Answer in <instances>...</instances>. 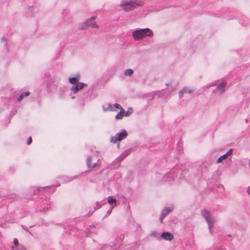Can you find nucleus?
I'll list each match as a JSON object with an SVG mask.
<instances>
[{
  "instance_id": "423d86ee",
  "label": "nucleus",
  "mask_w": 250,
  "mask_h": 250,
  "mask_svg": "<svg viewBox=\"0 0 250 250\" xmlns=\"http://www.w3.org/2000/svg\"><path fill=\"white\" fill-rule=\"evenodd\" d=\"M127 136V133L125 130H122L121 132L117 134L116 136H112L110 138V141L115 143L117 141H120L126 138Z\"/></svg>"
},
{
  "instance_id": "a211bd4d",
  "label": "nucleus",
  "mask_w": 250,
  "mask_h": 250,
  "mask_svg": "<svg viewBox=\"0 0 250 250\" xmlns=\"http://www.w3.org/2000/svg\"><path fill=\"white\" fill-rule=\"evenodd\" d=\"M125 112V110L123 108L120 110V112L118 113L116 116V119L117 120H121L123 117V113Z\"/></svg>"
},
{
  "instance_id": "cd10ccee",
  "label": "nucleus",
  "mask_w": 250,
  "mask_h": 250,
  "mask_svg": "<svg viewBox=\"0 0 250 250\" xmlns=\"http://www.w3.org/2000/svg\"><path fill=\"white\" fill-rule=\"evenodd\" d=\"M112 209V208H111L110 210H108L107 211V213L108 214V215H109L110 214V213L111 212Z\"/></svg>"
},
{
  "instance_id": "1a4fd4ad",
  "label": "nucleus",
  "mask_w": 250,
  "mask_h": 250,
  "mask_svg": "<svg viewBox=\"0 0 250 250\" xmlns=\"http://www.w3.org/2000/svg\"><path fill=\"white\" fill-rule=\"evenodd\" d=\"M173 210V208L172 206L166 207L164 209H163L161 212L160 220V222L162 223L163 219L168 214V213L171 212Z\"/></svg>"
},
{
  "instance_id": "473e14b6",
  "label": "nucleus",
  "mask_w": 250,
  "mask_h": 250,
  "mask_svg": "<svg viewBox=\"0 0 250 250\" xmlns=\"http://www.w3.org/2000/svg\"><path fill=\"white\" fill-rule=\"evenodd\" d=\"M15 194H13V195H12V197L13 198V197H15Z\"/></svg>"
},
{
  "instance_id": "9d476101",
  "label": "nucleus",
  "mask_w": 250,
  "mask_h": 250,
  "mask_svg": "<svg viewBox=\"0 0 250 250\" xmlns=\"http://www.w3.org/2000/svg\"><path fill=\"white\" fill-rule=\"evenodd\" d=\"M226 86V83L225 82H222L218 85L216 89L214 92H217L220 95L222 94L225 91Z\"/></svg>"
},
{
  "instance_id": "4be33fe9",
  "label": "nucleus",
  "mask_w": 250,
  "mask_h": 250,
  "mask_svg": "<svg viewBox=\"0 0 250 250\" xmlns=\"http://www.w3.org/2000/svg\"><path fill=\"white\" fill-rule=\"evenodd\" d=\"M102 204L100 203V202H96V206L94 207V209L95 210L99 208L101 206Z\"/></svg>"
},
{
  "instance_id": "f03ea898",
  "label": "nucleus",
  "mask_w": 250,
  "mask_h": 250,
  "mask_svg": "<svg viewBox=\"0 0 250 250\" xmlns=\"http://www.w3.org/2000/svg\"><path fill=\"white\" fill-rule=\"evenodd\" d=\"M102 159V157L99 155L98 152H95L93 155L88 156L86 160V165L88 168L93 169L99 167L100 162Z\"/></svg>"
},
{
  "instance_id": "0eeeda50",
  "label": "nucleus",
  "mask_w": 250,
  "mask_h": 250,
  "mask_svg": "<svg viewBox=\"0 0 250 250\" xmlns=\"http://www.w3.org/2000/svg\"><path fill=\"white\" fill-rule=\"evenodd\" d=\"M87 86V84L83 83H78L76 84L73 85L70 88V90L74 94L77 93L80 90L83 89L84 87Z\"/></svg>"
},
{
  "instance_id": "bb28decb",
  "label": "nucleus",
  "mask_w": 250,
  "mask_h": 250,
  "mask_svg": "<svg viewBox=\"0 0 250 250\" xmlns=\"http://www.w3.org/2000/svg\"><path fill=\"white\" fill-rule=\"evenodd\" d=\"M247 191L248 194L250 196V186L248 188Z\"/></svg>"
},
{
  "instance_id": "b1692460",
  "label": "nucleus",
  "mask_w": 250,
  "mask_h": 250,
  "mask_svg": "<svg viewBox=\"0 0 250 250\" xmlns=\"http://www.w3.org/2000/svg\"><path fill=\"white\" fill-rule=\"evenodd\" d=\"M13 243L15 245H18L19 244L18 239L17 238H14L13 240Z\"/></svg>"
},
{
  "instance_id": "393cba45",
  "label": "nucleus",
  "mask_w": 250,
  "mask_h": 250,
  "mask_svg": "<svg viewBox=\"0 0 250 250\" xmlns=\"http://www.w3.org/2000/svg\"><path fill=\"white\" fill-rule=\"evenodd\" d=\"M131 112H129V111H127V112H125L124 113H125V116L127 117V116H129V115L131 114Z\"/></svg>"
},
{
  "instance_id": "5701e85b",
  "label": "nucleus",
  "mask_w": 250,
  "mask_h": 250,
  "mask_svg": "<svg viewBox=\"0 0 250 250\" xmlns=\"http://www.w3.org/2000/svg\"><path fill=\"white\" fill-rule=\"evenodd\" d=\"M114 107H115V108H119V109H120L121 110L122 109V108H123L121 107V106L119 104H114Z\"/></svg>"
},
{
  "instance_id": "7ed1b4c3",
  "label": "nucleus",
  "mask_w": 250,
  "mask_h": 250,
  "mask_svg": "<svg viewBox=\"0 0 250 250\" xmlns=\"http://www.w3.org/2000/svg\"><path fill=\"white\" fill-rule=\"evenodd\" d=\"M201 214L208 224L209 231L211 232V229L216 223V219L214 216L207 209H204L201 210Z\"/></svg>"
},
{
  "instance_id": "aec40b11",
  "label": "nucleus",
  "mask_w": 250,
  "mask_h": 250,
  "mask_svg": "<svg viewBox=\"0 0 250 250\" xmlns=\"http://www.w3.org/2000/svg\"><path fill=\"white\" fill-rule=\"evenodd\" d=\"M150 235L153 237L156 238L157 239H160L159 233L156 231H153L151 233Z\"/></svg>"
},
{
  "instance_id": "f8f14e48",
  "label": "nucleus",
  "mask_w": 250,
  "mask_h": 250,
  "mask_svg": "<svg viewBox=\"0 0 250 250\" xmlns=\"http://www.w3.org/2000/svg\"><path fill=\"white\" fill-rule=\"evenodd\" d=\"M161 237L166 241H171L174 238V236L170 232H164L161 234Z\"/></svg>"
},
{
  "instance_id": "4468645a",
  "label": "nucleus",
  "mask_w": 250,
  "mask_h": 250,
  "mask_svg": "<svg viewBox=\"0 0 250 250\" xmlns=\"http://www.w3.org/2000/svg\"><path fill=\"white\" fill-rule=\"evenodd\" d=\"M107 202L111 206L112 208L117 205L118 201L112 196H109L107 198Z\"/></svg>"
},
{
  "instance_id": "f257e3e1",
  "label": "nucleus",
  "mask_w": 250,
  "mask_h": 250,
  "mask_svg": "<svg viewBox=\"0 0 250 250\" xmlns=\"http://www.w3.org/2000/svg\"><path fill=\"white\" fill-rule=\"evenodd\" d=\"M132 37L135 41H139L146 37H151L153 33L149 28L138 29L132 32Z\"/></svg>"
},
{
  "instance_id": "f704fd0d",
  "label": "nucleus",
  "mask_w": 250,
  "mask_h": 250,
  "mask_svg": "<svg viewBox=\"0 0 250 250\" xmlns=\"http://www.w3.org/2000/svg\"><path fill=\"white\" fill-rule=\"evenodd\" d=\"M73 179H74V178H71V179H70V181H72V180H73Z\"/></svg>"
},
{
  "instance_id": "c756f323",
  "label": "nucleus",
  "mask_w": 250,
  "mask_h": 250,
  "mask_svg": "<svg viewBox=\"0 0 250 250\" xmlns=\"http://www.w3.org/2000/svg\"><path fill=\"white\" fill-rule=\"evenodd\" d=\"M2 40L6 44V41L5 39L2 38Z\"/></svg>"
},
{
  "instance_id": "20e7f679",
  "label": "nucleus",
  "mask_w": 250,
  "mask_h": 250,
  "mask_svg": "<svg viewBox=\"0 0 250 250\" xmlns=\"http://www.w3.org/2000/svg\"><path fill=\"white\" fill-rule=\"evenodd\" d=\"M137 5L134 0H122L120 4L121 9L125 12L133 10Z\"/></svg>"
},
{
  "instance_id": "2eb2a0df",
  "label": "nucleus",
  "mask_w": 250,
  "mask_h": 250,
  "mask_svg": "<svg viewBox=\"0 0 250 250\" xmlns=\"http://www.w3.org/2000/svg\"><path fill=\"white\" fill-rule=\"evenodd\" d=\"M80 76H77L76 77L73 78H69L68 81L70 83L75 85L77 83H79L78 82L80 80Z\"/></svg>"
},
{
  "instance_id": "ddd939ff",
  "label": "nucleus",
  "mask_w": 250,
  "mask_h": 250,
  "mask_svg": "<svg viewBox=\"0 0 250 250\" xmlns=\"http://www.w3.org/2000/svg\"><path fill=\"white\" fill-rule=\"evenodd\" d=\"M193 92V90L189 87H184L179 93V97L180 98H182L183 97L184 94L186 93H191Z\"/></svg>"
},
{
  "instance_id": "6e6552de",
  "label": "nucleus",
  "mask_w": 250,
  "mask_h": 250,
  "mask_svg": "<svg viewBox=\"0 0 250 250\" xmlns=\"http://www.w3.org/2000/svg\"><path fill=\"white\" fill-rule=\"evenodd\" d=\"M129 153L130 151L129 150L125 151L113 162V164H117V167H118L120 165V163L127 156Z\"/></svg>"
},
{
  "instance_id": "72a5a7b5",
  "label": "nucleus",
  "mask_w": 250,
  "mask_h": 250,
  "mask_svg": "<svg viewBox=\"0 0 250 250\" xmlns=\"http://www.w3.org/2000/svg\"><path fill=\"white\" fill-rule=\"evenodd\" d=\"M12 250H15L13 247H12Z\"/></svg>"
},
{
  "instance_id": "dca6fc26",
  "label": "nucleus",
  "mask_w": 250,
  "mask_h": 250,
  "mask_svg": "<svg viewBox=\"0 0 250 250\" xmlns=\"http://www.w3.org/2000/svg\"><path fill=\"white\" fill-rule=\"evenodd\" d=\"M172 173H168L164 176V181H170L174 180V178L172 176Z\"/></svg>"
},
{
  "instance_id": "9b49d317",
  "label": "nucleus",
  "mask_w": 250,
  "mask_h": 250,
  "mask_svg": "<svg viewBox=\"0 0 250 250\" xmlns=\"http://www.w3.org/2000/svg\"><path fill=\"white\" fill-rule=\"evenodd\" d=\"M232 152H233V149L232 148L229 149L227 153H226L225 154L220 156L217 160V163H221L223 160H226L229 156L231 155L232 154Z\"/></svg>"
},
{
  "instance_id": "39448f33",
  "label": "nucleus",
  "mask_w": 250,
  "mask_h": 250,
  "mask_svg": "<svg viewBox=\"0 0 250 250\" xmlns=\"http://www.w3.org/2000/svg\"><path fill=\"white\" fill-rule=\"evenodd\" d=\"M95 19L96 17L94 16L88 19L84 22L81 23L80 27V29L83 30L87 29L89 27L93 28H98L99 26L95 21Z\"/></svg>"
},
{
  "instance_id": "6ab92c4d",
  "label": "nucleus",
  "mask_w": 250,
  "mask_h": 250,
  "mask_svg": "<svg viewBox=\"0 0 250 250\" xmlns=\"http://www.w3.org/2000/svg\"><path fill=\"white\" fill-rule=\"evenodd\" d=\"M133 73V70L131 69H126L124 75L126 76H130Z\"/></svg>"
},
{
  "instance_id": "a878e982",
  "label": "nucleus",
  "mask_w": 250,
  "mask_h": 250,
  "mask_svg": "<svg viewBox=\"0 0 250 250\" xmlns=\"http://www.w3.org/2000/svg\"><path fill=\"white\" fill-rule=\"evenodd\" d=\"M32 142V138L31 137H29L27 141V144L30 145Z\"/></svg>"
},
{
  "instance_id": "412c9836",
  "label": "nucleus",
  "mask_w": 250,
  "mask_h": 250,
  "mask_svg": "<svg viewBox=\"0 0 250 250\" xmlns=\"http://www.w3.org/2000/svg\"><path fill=\"white\" fill-rule=\"evenodd\" d=\"M104 111H106V110H113V108H112V106L111 104H107V107L106 108H105L104 107Z\"/></svg>"
},
{
  "instance_id": "7c9ffc66",
  "label": "nucleus",
  "mask_w": 250,
  "mask_h": 250,
  "mask_svg": "<svg viewBox=\"0 0 250 250\" xmlns=\"http://www.w3.org/2000/svg\"><path fill=\"white\" fill-rule=\"evenodd\" d=\"M209 250H216V249H209Z\"/></svg>"
},
{
  "instance_id": "c85d7f7f",
  "label": "nucleus",
  "mask_w": 250,
  "mask_h": 250,
  "mask_svg": "<svg viewBox=\"0 0 250 250\" xmlns=\"http://www.w3.org/2000/svg\"><path fill=\"white\" fill-rule=\"evenodd\" d=\"M213 85L209 84V85H208V86H205V88H208L209 87H210V86H212Z\"/></svg>"
},
{
  "instance_id": "2f4dec72",
  "label": "nucleus",
  "mask_w": 250,
  "mask_h": 250,
  "mask_svg": "<svg viewBox=\"0 0 250 250\" xmlns=\"http://www.w3.org/2000/svg\"><path fill=\"white\" fill-rule=\"evenodd\" d=\"M224 250V249H218V250Z\"/></svg>"
},
{
  "instance_id": "f3484780",
  "label": "nucleus",
  "mask_w": 250,
  "mask_h": 250,
  "mask_svg": "<svg viewBox=\"0 0 250 250\" xmlns=\"http://www.w3.org/2000/svg\"><path fill=\"white\" fill-rule=\"evenodd\" d=\"M29 95H30V92L29 91H26L24 93H22L20 95V96L17 100H18V101L20 102L24 98V97L25 96H28Z\"/></svg>"
}]
</instances>
